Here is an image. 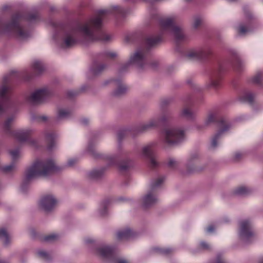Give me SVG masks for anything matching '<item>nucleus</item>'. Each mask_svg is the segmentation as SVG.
I'll list each match as a JSON object with an SVG mask.
<instances>
[{
    "instance_id": "54",
    "label": "nucleus",
    "mask_w": 263,
    "mask_h": 263,
    "mask_svg": "<svg viewBox=\"0 0 263 263\" xmlns=\"http://www.w3.org/2000/svg\"><path fill=\"white\" fill-rule=\"evenodd\" d=\"M81 122L83 125H87L89 122V121L87 119H83L81 120Z\"/></svg>"
},
{
    "instance_id": "55",
    "label": "nucleus",
    "mask_w": 263,
    "mask_h": 263,
    "mask_svg": "<svg viewBox=\"0 0 263 263\" xmlns=\"http://www.w3.org/2000/svg\"><path fill=\"white\" fill-rule=\"evenodd\" d=\"M87 152L88 153H91V154H93L94 153V151H93V149H92V148L91 147V146H88V148H87Z\"/></svg>"
},
{
    "instance_id": "24",
    "label": "nucleus",
    "mask_w": 263,
    "mask_h": 263,
    "mask_svg": "<svg viewBox=\"0 0 263 263\" xmlns=\"http://www.w3.org/2000/svg\"><path fill=\"white\" fill-rule=\"evenodd\" d=\"M162 40L161 36H152L147 39L146 44L150 47L154 46L160 42Z\"/></svg>"
},
{
    "instance_id": "34",
    "label": "nucleus",
    "mask_w": 263,
    "mask_h": 263,
    "mask_svg": "<svg viewBox=\"0 0 263 263\" xmlns=\"http://www.w3.org/2000/svg\"><path fill=\"white\" fill-rule=\"evenodd\" d=\"M182 115L190 119H192L194 117V112L188 108H185L182 110Z\"/></svg>"
},
{
    "instance_id": "20",
    "label": "nucleus",
    "mask_w": 263,
    "mask_h": 263,
    "mask_svg": "<svg viewBox=\"0 0 263 263\" xmlns=\"http://www.w3.org/2000/svg\"><path fill=\"white\" fill-rule=\"evenodd\" d=\"M133 232L129 228H125L118 231L117 237L119 239H126L132 237Z\"/></svg>"
},
{
    "instance_id": "60",
    "label": "nucleus",
    "mask_w": 263,
    "mask_h": 263,
    "mask_svg": "<svg viewBox=\"0 0 263 263\" xmlns=\"http://www.w3.org/2000/svg\"><path fill=\"white\" fill-rule=\"evenodd\" d=\"M93 240L90 238H88L85 240V242L86 243H91L93 242Z\"/></svg>"
},
{
    "instance_id": "9",
    "label": "nucleus",
    "mask_w": 263,
    "mask_h": 263,
    "mask_svg": "<svg viewBox=\"0 0 263 263\" xmlns=\"http://www.w3.org/2000/svg\"><path fill=\"white\" fill-rule=\"evenodd\" d=\"M34 130L30 128L19 129L13 133V136L20 143L27 142L36 147V141L30 138Z\"/></svg>"
},
{
    "instance_id": "44",
    "label": "nucleus",
    "mask_w": 263,
    "mask_h": 263,
    "mask_svg": "<svg viewBox=\"0 0 263 263\" xmlns=\"http://www.w3.org/2000/svg\"><path fill=\"white\" fill-rule=\"evenodd\" d=\"M77 162V160L74 158L69 159L66 163V166L68 167H72L76 164Z\"/></svg>"
},
{
    "instance_id": "30",
    "label": "nucleus",
    "mask_w": 263,
    "mask_h": 263,
    "mask_svg": "<svg viewBox=\"0 0 263 263\" xmlns=\"http://www.w3.org/2000/svg\"><path fill=\"white\" fill-rule=\"evenodd\" d=\"M60 237L59 234L57 233H52L49 234L44 238V239L45 241L52 242L57 240H58Z\"/></svg>"
},
{
    "instance_id": "31",
    "label": "nucleus",
    "mask_w": 263,
    "mask_h": 263,
    "mask_svg": "<svg viewBox=\"0 0 263 263\" xmlns=\"http://www.w3.org/2000/svg\"><path fill=\"white\" fill-rule=\"evenodd\" d=\"M14 120V118L12 117L8 118L5 122L2 125V128L6 132H8L10 129L11 124Z\"/></svg>"
},
{
    "instance_id": "40",
    "label": "nucleus",
    "mask_w": 263,
    "mask_h": 263,
    "mask_svg": "<svg viewBox=\"0 0 263 263\" xmlns=\"http://www.w3.org/2000/svg\"><path fill=\"white\" fill-rule=\"evenodd\" d=\"M209 263H225V262L221 255L218 254L214 260L211 261Z\"/></svg>"
},
{
    "instance_id": "61",
    "label": "nucleus",
    "mask_w": 263,
    "mask_h": 263,
    "mask_svg": "<svg viewBox=\"0 0 263 263\" xmlns=\"http://www.w3.org/2000/svg\"><path fill=\"white\" fill-rule=\"evenodd\" d=\"M4 82H5V83H7L8 80H7V77H4Z\"/></svg>"
},
{
    "instance_id": "19",
    "label": "nucleus",
    "mask_w": 263,
    "mask_h": 263,
    "mask_svg": "<svg viewBox=\"0 0 263 263\" xmlns=\"http://www.w3.org/2000/svg\"><path fill=\"white\" fill-rule=\"evenodd\" d=\"M57 135L54 132L47 133L46 134L45 138L48 143L47 148L49 150H51L55 146V139Z\"/></svg>"
},
{
    "instance_id": "13",
    "label": "nucleus",
    "mask_w": 263,
    "mask_h": 263,
    "mask_svg": "<svg viewBox=\"0 0 263 263\" xmlns=\"http://www.w3.org/2000/svg\"><path fill=\"white\" fill-rule=\"evenodd\" d=\"M211 51L208 48H200L190 51L186 54L189 60L203 61L211 54Z\"/></svg>"
},
{
    "instance_id": "29",
    "label": "nucleus",
    "mask_w": 263,
    "mask_h": 263,
    "mask_svg": "<svg viewBox=\"0 0 263 263\" xmlns=\"http://www.w3.org/2000/svg\"><path fill=\"white\" fill-rule=\"evenodd\" d=\"M131 166V162L129 160L121 163L119 166V169L121 172L126 171Z\"/></svg>"
},
{
    "instance_id": "48",
    "label": "nucleus",
    "mask_w": 263,
    "mask_h": 263,
    "mask_svg": "<svg viewBox=\"0 0 263 263\" xmlns=\"http://www.w3.org/2000/svg\"><path fill=\"white\" fill-rule=\"evenodd\" d=\"M243 155V153L240 152H236L234 156V159L236 160H238L240 159L241 157H242Z\"/></svg>"
},
{
    "instance_id": "45",
    "label": "nucleus",
    "mask_w": 263,
    "mask_h": 263,
    "mask_svg": "<svg viewBox=\"0 0 263 263\" xmlns=\"http://www.w3.org/2000/svg\"><path fill=\"white\" fill-rule=\"evenodd\" d=\"M201 24V20L199 17H195L193 22V26L194 28H197Z\"/></svg>"
},
{
    "instance_id": "4",
    "label": "nucleus",
    "mask_w": 263,
    "mask_h": 263,
    "mask_svg": "<svg viewBox=\"0 0 263 263\" xmlns=\"http://www.w3.org/2000/svg\"><path fill=\"white\" fill-rule=\"evenodd\" d=\"M160 29L164 32L172 35L176 40H180L184 37L182 29L174 24V18L166 17L161 18L159 22Z\"/></svg>"
},
{
    "instance_id": "64",
    "label": "nucleus",
    "mask_w": 263,
    "mask_h": 263,
    "mask_svg": "<svg viewBox=\"0 0 263 263\" xmlns=\"http://www.w3.org/2000/svg\"><path fill=\"white\" fill-rule=\"evenodd\" d=\"M259 263H263V257L260 259Z\"/></svg>"
},
{
    "instance_id": "14",
    "label": "nucleus",
    "mask_w": 263,
    "mask_h": 263,
    "mask_svg": "<svg viewBox=\"0 0 263 263\" xmlns=\"http://www.w3.org/2000/svg\"><path fill=\"white\" fill-rule=\"evenodd\" d=\"M51 94L46 87L35 91L30 97L29 100L33 103H41L48 98Z\"/></svg>"
},
{
    "instance_id": "5",
    "label": "nucleus",
    "mask_w": 263,
    "mask_h": 263,
    "mask_svg": "<svg viewBox=\"0 0 263 263\" xmlns=\"http://www.w3.org/2000/svg\"><path fill=\"white\" fill-rule=\"evenodd\" d=\"M165 178L163 176L159 177L151 183V190L149 191L143 197L142 205L144 208L152 206L157 202L158 199L155 193V190L161 186L164 182Z\"/></svg>"
},
{
    "instance_id": "32",
    "label": "nucleus",
    "mask_w": 263,
    "mask_h": 263,
    "mask_svg": "<svg viewBox=\"0 0 263 263\" xmlns=\"http://www.w3.org/2000/svg\"><path fill=\"white\" fill-rule=\"evenodd\" d=\"M251 28L243 25H240L237 28V31L240 35H245L250 32Z\"/></svg>"
},
{
    "instance_id": "11",
    "label": "nucleus",
    "mask_w": 263,
    "mask_h": 263,
    "mask_svg": "<svg viewBox=\"0 0 263 263\" xmlns=\"http://www.w3.org/2000/svg\"><path fill=\"white\" fill-rule=\"evenodd\" d=\"M168 118V116L163 114L161 116L151 119L148 122L143 123L139 127L140 132L146 131L152 128L157 127L161 123H164Z\"/></svg>"
},
{
    "instance_id": "56",
    "label": "nucleus",
    "mask_w": 263,
    "mask_h": 263,
    "mask_svg": "<svg viewBox=\"0 0 263 263\" xmlns=\"http://www.w3.org/2000/svg\"><path fill=\"white\" fill-rule=\"evenodd\" d=\"M75 95H76V92L75 93L74 91H72V90H71V91H69L68 92V95L69 96V97H73Z\"/></svg>"
},
{
    "instance_id": "63",
    "label": "nucleus",
    "mask_w": 263,
    "mask_h": 263,
    "mask_svg": "<svg viewBox=\"0 0 263 263\" xmlns=\"http://www.w3.org/2000/svg\"><path fill=\"white\" fill-rule=\"evenodd\" d=\"M153 64L154 65H157V64H159V63L157 62V61H155Z\"/></svg>"
},
{
    "instance_id": "43",
    "label": "nucleus",
    "mask_w": 263,
    "mask_h": 263,
    "mask_svg": "<svg viewBox=\"0 0 263 263\" xmlns=\"http://www.w3.org/2000/svg\"><path fill=\"white\" fill-rule=\"evenodd\" d=\"M111 37L110 35L105 33H102L101 36L99 40L104 42H108L111 39Z\"/></svg>"
},
{
    "instance_id": "7",
    "label": "nucleus",
    "mask_w": 263,
    "mask_h": 263,
    "mask_svg": "<svg viewBox=\"0 0 263 263\" xmlns=\"http://www.w3.org/2000/svg\"><path fill=\"white\" fill-rule=\"evenodd\" d=\"M165 142L170 145L178 144L185 139L184 132L176 128H168L163 132Z\"/></svg>"
},
{
    "instance_id": "25",
    "label": "nucleus",
    "mask_w": 263,
    "mask_h": 263,
    "mask_svg": "<svg viewBox=\"0 0 263 263\" xmlns=\"http://www.w3.org/2000/svg\"><path fill=\"white\" fill-rule=\"evenodd\" d=\"M216 117H217L216 113H215L214 112H212V111L210 112L208 114V115L204 121V125L207 126V125L210 124L211 123L214 122L216 120Z\"/></svg>"
},
{
    "instance_id": "27",
    "label": "nucleus",
    "mask_w": 263,
    "mask_h": 263,
    "mask_svg": "<svg viewBox=\"0 0 263 263\" xmlns=\"http://www.w3.org/2000/svg\"><path fill=\"white\" fill-rule=\"evenodd\" d=\"M1 171L4 173H11L16 170V166L15 164L12 162L9 165L4 166L1 168Z\"/></svg>"
},
{
    "instance_id": "26",
    "label": "nucleus",
    "mask_w": 263,
    "mask_h": 263,
    "mask_svg": "<svg viewBox=\"0 0 263 263\" xmlns=\"http://www.w3.org/2000/svg\"><path fill=\"white\" fill-rule=\"evenodd\" d=\"M250 191L249 189L245 186H240L234 191V194L237 196H243L248 194Z\"/></svg>"
},
{
    "instance_id": "10",
    "label": "nucleus",
    "mask_w": 263,
    "mask_h": 263,
    "mask_svg": "<svg viewBox=\"0 0 263 263\" xmlns=\"http://www.w3.org/2000/svg\"><path fill=\"white\" fill-rule=\"evenodd\" d=\"M155 145V144L154 142L149 143L148 144L144 146L142 148L140 152V155L142 157L149 160V166L152 168H154L158 165L153 150V148Z\"/></svg>"
},
{
    "instance_id": "15",
    "label": "nucleus",
    "mask_w": 263,
    "mask_h": 263,
    "mask_svg": "<svg viewBox=\"0 0 263 263\" xmlns=\"http://www.w3.org/2000/svg\"><path fill=\"white\" fill-rule=\"evenodd\" d=\"M231 127L230 123L224 120L220 122V128L213 137L211 146L212 148H215L218 145V141L220 136L225 132H227Z\"/></svg>"
},
{
    "instance_id": "28",
    "label": "nucleus",
    "mask_w": 263,
    "mask_h": 263,
    "mask_svg": "<svg viewBox=\"0 0 263 263\" xmlns=\"http://www.w3.org/2000/svg\"><path fill=\"white\" fill-rule=\"evenodd\" d=\"M70 111L65 109H60L58 111V118L59 119H64L70 115Z\"/></svg>"
},
{
    "instance_id": "1",
    "label": "nucleus",
    "mask_w": 263,
    "mask_h": 263,
    "mask_svg": "<svg viewBox=\"0 0 263 263\" xmlns=\"http://www.w3.org/2000/svg\"><path fill=\"white\" fill-rule=\"evenodd\" d=\"M102 20V15L99 14L79 25L76 29L67 32L64 41L65 46L69 47L76 44L78 41L77 36L79 34L90 41L95 40V32L101 28Z\"/></svg>"
},
{
    "instance_id": "18",
    "label": "nucleus",
    "mask_w": 263,
    "mask_h": 263,
    "mask_svg": "<svg viewBox=\"0 0 263 263\" xmlns=\"http://www.w3.org/2000/svg\"><path fill=\"white\" fill-rule=\"evenodd\" d=\"M117 88L113 91V95L115 97H120L125 94L128 90V88L125 84L122 81L117 80L115 81Z\"/></svg>"
},
{
    "instance_id": "37",
    "label": "nucleus",
    "mask_w": 263,
    "mask_h": 263,
    "mask_svg": "<svg viewBox=\"0 0 263 263\" xmlns=\"http://www.w3.org/2000/svg\"><path fill=\"white\" fill-rule=\"evenodd\" d=\"M106 67H92L91 69L93 75H98L100 74L102 71H104Z\"/></svg>"
},
{
    "instance_id": "46",
    "label": "nucleus",
    "mask_w": 263,
    "mask_h": 263,
    "mask_svg": "<svg viewBox=\"0 0 263 263\" xmlns=\"http://www.w3.org/2000/svg\"><path fill=\"white\" fill-rule=\"evenodd\" d=\"M220 85V80H212L211 82V86L214 88H217Z\"/></svg>"
},
{
    "instance_id": "51",
    "label": "nucleus",
    "mask_w": 263,
    "mask_h": 263,
    "mask_svg": "<svg viewBox=\"0 0 263 263\" xmlns=\"http://www.w3.org/2000/svg\"><path fill=\"white\" fill-rule=\"evenodd\" d=\"M43 64V62L40 60H35L33 63V66H42Z\"/></svg>"
},
{
    "instance_id": "57",
    "label": "nucleus",
    "mask_w": 263,
    "mask_h": 263,
    "mask_svg": "<svg viewBox=\"0 0 263 263\" xmlns=\"http://www.w3.org/2000/svg\"><path fill=\"white\" fill-rule=\"evenodd\" d=\"M118 263H129L128 261L125 259H121L118 260Z\"/></svg>"
},
{
    "instance_id": "12",
    "label": "nucleus",
    "mask_w": 263,
    "mask_h": 263,
    "mask_svg": "<svg viewBox=\"0 0 263 263\" xmlns=\"http://www.w3.org/2000/svg\"><path fill=\"white\" fill-rule=\"evenodd\" d=\"M58 200L52 194H47L43 196L39 202L40 208L46 212H49L54 209Z\"/></svg>"
},
{
    "instance_id": "38",
    "label": "nucleus",
    "mask_w": 263,
    "mask_h": 263,
    "mask_svg": "<svg viewBox=\"0 0 263 263\" xmlns=\"http://www.w3.org/2000/svg\"><path fill=\"white\" fill-rule=\"evenodd\" d=\"M199 248L203 250H208L211 249V246L207 242L202 241L199 244Z\"/></svg>"
},
{
    "instance_id": "8",
    "label": "nucleus",
    "mask_w": 263,
    "mask_h": 263,
    "mask_svg": "<svg viewBox=\"0 0 263 263\" xmlns=\"http://www.w3.org/2000/svg\"><path fill=\"white\" fill-rule=\"evenodd\" d=\"M93 253L105 261H112L115 256V249L110 246L102 245L96 248Z\"/></svg>"
},
{
    "instance_id": "52",
    "label": "nucleus",
    "mask_w": 263,
    "mask_h": 263,
    "mask_svg": "<svg viewBox=\"0 0 263 263\" xmlns=\"http://www.w3.org/2000/svg\"><path fill=\"white\" fill-rule=\"evenodd\" d=\"M125 135V132L124 131H120L118 133V138L119 140H120L122 137Z\"/></svg>"
},
{
    "instance_id": "42",
    "label": "nucleus",
    "mask_w": 263,
    "mask_h": 263,
    "mask_svg": "<svg viewBox=\"0 0 263 263\" xmlns=\"http://www.w3.org/2000/svg\"><path fill=\"white\" fill-rule=\"evenodd\" d=\"M198 156L197 154H195V155H192L190 158V159H189V160L187 161V166H189L190 165H192L194 163V162L198 159Z\"/></svg>"
},
{
    "instance_id": "36",
    "label": "nucleus",
    "mask_w": 263,
    "mask_h": 263,
    "mask_svg": "<svg viewBox=\"0 0 263 263\" xmlns=\"http://www.w3.org/2000/svg\"><path fill=\"white\" fill-rule=\"evenodd\" d=\"M153 251L159 252L163 254H167L171 252V250L168 248H154Z\"/></svg>"
},
{
    "instance_id": "35",
    "label": "nucleus",
    "mask_w": 263,
    "mask_h": 263,
    "mask_svg": "<svg viewBox=\"0 0 263 263\" xmlns=\"http://www.w3.org/2000/svg\"><path fill=\"white\" fill-rule=\"evenodd\" d=\"M9 154L13 161L16 160L20 157V153L18 149L10 151Z\"/></svg>"
},
{
    "instance_id": "6",
    "label": "nucleus",
    "mask_w": 263,
    "mask_h": 263,
    "mask_svg": "<svg viewBox=\"0 0 263 263\" xmlns=\"http://www.w3.org/2000/svg\"><path fill=\"white\" fill-rule=\"evenodd\" d=\"M254 236L251 221L248 219L239 221L238 230L239 239L243 242L248 243L251 240Z\"/></svg>"
},
{
    "instance_id": "50",
    "label": "nucleus",
    "mask_w": 263,
    "mask_h": 263,
    "mask_svg": "<svg viewBox=\"0 0 263 263\" xmlns=\"http://www.w3.org/2000/svg\"><path fill=\"white\" fill-rule=\"evenodd\" d=\"M215 230V227L213 225H210L206 228V232L211 233H213Z\"/></svg>"
},
{
    "instance_id": "3",
    "label": "nucleus",
    "mask_w": 263,
    "mask_h": 263,
    "mask_svg": "<svg viewBox=\"0 0 263 263\" xmlns=\"http://www.w3.org/2000/svg\"><path fill=\"white\" fill-rule=\"evenodd\" d=\"M17 16H14L11 22L5 24L2 18H0V35L7 34L19 40H24L29 36V33L24 30L18 22Z\"/></svg>"
},
{
    "instance_id": "39",
    "label": "nucleus",
    "mask_w": 263,
    "mask_h": 263,
    "mask_svg": "<svg viewBox=\"0 0 263 263\" xmlns=\"http://www.w3.org/2000/svg\"><path fill=\"white\" fill-rule=\"evenodd\" d=\"M98 212L101 216H105L106 214L107 208L105 204L103 203L100 205Z\"/></svg>"
},
{
    "instance_id": "58",
    "label": "nucleus",
    "mask_w": 263,
    "mask_h": 263,
    "mask_svg": "<svg viewBox=\"0 0 263 263\" xmlns=\"http://www.w3.org/2000/svg\"><path fill=\"white\" fill-rule=\"evenodd\" d=\"M137 68H138V69L137 70V71L140 72L144 70L143 69H144V67L140 66V67H137Z\"/></svg>"
},
{
    "instance_id": "16",
    "label": "nucleus",
    "mask_w": 263,
    "mask_h": 263,
    "mask_svg": "<svg viewBox=\"0 0 263 263\" xmlns=\"http://www.w3.org/2000/svg\"><path fill=\"white\" fill-rule=\"evenodd\" d=\"M145 61V53L141 50H136L132 53L129 62L132 65H138L144 63Z\"/></svg>"
},
{
    "instance_id": "53",
    "label": "nucleus",
    "mask_w": 263,
    "mask_h": 263,
    "mask_svg": "<svg viewBox=\"0 0 263 263\" xmlns=\"http://www.w3.org/2000/svg\"><path fill=\"white\" fill-rule=\"evenodd\" d=\"M107 55L111 58H115L117 57V53L115 52H110L107 53Z\"/></svg>"
},
{
    "instance_id": "33",
    "label": "nucleus",
    "mask_w": 263,
    "mask_h": 263,
    "mask_svg": "<svg viewBox=\"0 0 263 263\" xmlns=\"http://www.w3.org/2000/svg\"><path fill=\"white\" fill-rule=\"evenodd\" d=\"M38 256L45 260H48L50 259V255L46 251L43 250H40L37 251Z\"/></svg>"
},
{
    "instance_id": "21",
    "label": "nucleus",
    "mask_w": 263,
    "mask_h": 263,
    "mask_svg": "<svg viewBox=\"0 0 263 263\" xmlns=\"http://www.w3.org/2000/svg\"><path fill=\"white\" fill-rule=\"evenodd\" d=\"M0 239L3 241L5 246L9 245L12 241L11 237L5 229H0Z\"/></svg>"
},
{
    "instance_id": "49",
    "label": "nucleus",
    "mask_w": 263,
    "mask_h": 263,
    "mask_svg": "<svg viewBox=\"0 0 263 263\" xmlns=\"http://www.w3.org/2000/svg\"><path fill=\"white\" fill-rule=\"evenodd\" d=\"M43 68L44 67H34L33 71L36 74H41L42 71H43Z\"/></svg>"
},
{
    "instance_id": "47",
    "label": "nucleus",
    "mask_w": 263,
    "mask_h": 263,
    "mask_svg": "<svg viewBox=\"0 0 263 263\" xmlns=\"http://www.w3.org/2000/svg\"><path fill=\"white\" fill-rule=\"evenodd\" d=\"M261 79V76L260 73H258L255 75L253 78V81L255 83H259Z\"/></svg>"
},
{
    "instance_id": "62",
    "label": "nucleus",
    "mask_w": 263,
    "mask_h": 263,
    "mask_svg": "<svg viewBox=\"0 0 263 263\" xmlns=\"http://www.w3.org/2000/svg\"><path fill=\"white\" fill-rule=\"evenodd\" d=\"M21 190L22 191H24V185H22L21 186Z\"/></svg>"
},
{
    "instance_id": "17",
    "label": "nucleus",
    "mask_w": 263,
    "mask_h": 263,
    "mask_svg": "<svg viewBox=\"0 0 263 263\" xmlns=\"http://www.w3.org/2000/svg\"><path fill=\"white\" fill-rule=\"evenodd\" d=\"M9 90V87L5 85H2L0 87V114L4 110L6 103L8 101V93Z\"/></svg>"
},
{
    "instance_id": "41",
    "label": "nucleus",
    "mask_w": 263,
    "mask_h": 263,
    "mask_svg": "<svg viewBox=\"0 0 263 263\" xmlns=\"http://www.w3.org/2000/svg\"><path fill=\"white\" fill-rule=\"evenodd\" d=\"M178 162L176 161L174 159L171 158L169 159L168 165L170 167L175 168L178 166Z\"/></svg>"
},
{
    "instance_id": "2",
    "label": "nucleus",
    "mask_w": 263,
    "mask_h": 263,
    "mask_svg": "<svg viewBox=\"0 0 263 263\" xmlns=\"http://www.w3.org/2000/svg\"><path fill=\"white\" fill-rule=\"evenodd\" d=\"M61 170L52 159L37 160L26 170L25 181L27 182L37 177H47Z\"/></svg>"
},
{
    "instance_id": "23",
    "label": "nucleus",
    "mask_w": 263,
    "mask_h": 263,
    "mask_svg": "<svg viewBox=\"0 0 263 263\" xmlns=\"http://www.w3.org/2000/svg\"><path fill=\"white\" fill-rule=\"evenodd\" d=\"M104 169L97 168L90 172L88 174V177L91 179H97L101 177L104 174Z\"/></svg>"
},
{
    "instance_id": "59",
    "label": "nucleus",
    "mask_w": 263,
    "mask_h": 263,
    "mask_svg": "<svg viewBox=\"0 0 263 263\" xmlns=\"http://www.w3.org/2000/svg\"><path fill=\"white\" fill-rule=\"evenodd\" d=\"M47 118V117L45 116H42L39 117V119L42 121H46Z\"/></svg>"
},
{
    "instance_id": "22",
    "label": "nucleus",
    "mask_w": 263,
    "mask_h": 263,
    "mask_svg": "<svg viewBox=\"0 0 263 263\" xmlns=\"http://www.w3.org/2000/svg\"><path fill=\"white\" fill-rule=\"evenodd\" d=\"M255 99V96L250 92H247L242 94L239 98L241 102L249 104H252Z\"/></svg>"
}]
</instances>
